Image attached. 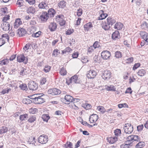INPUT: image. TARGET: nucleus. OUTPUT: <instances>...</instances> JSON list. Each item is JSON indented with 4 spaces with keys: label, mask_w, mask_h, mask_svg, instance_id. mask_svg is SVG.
I'll use <instances>...</instances> for the list:
<instances>
[{
    "label": "nucleus",
    "mask_w": 148,
    "mask_h": 148,
    "mask_svg": "<svg viewBox=\"0 0 148 148\" xmlns=\"http://www.w3.org/2000/svg\"><path fill=\"white\" fill-rule=\"evenodd\" d=\"M48 12L47 14L49 17H53L56 14L55 10L53 8L49 9Z\"/></svg>",
    "instance_id": "nucleus-18"
},
{
    "label": "nucleus",
    "mask_w": 148,
    "mask_h": 148,
    "mask_svg": "<svg viewBox=\"0 0 148 148\" xmlns=\"http://www.w3.org/2000/svg\"><path fill=\"white\" fill-rule=\"evenodd\" d=\"M123 129L125 132L126 134H131L133 131V126L130 123L125 124Z\"/></svg>",
    "instance_id": "nucleus-2"
},
{
    "label": "nucleus",
    "mask_w": 148,
    "mask_h": 148,
    "mask_svg": "<svg viewBox=\"0 0 148 148\" xmlns=\"http://www.w3.org/2000/svg\"><path fill=\"white\" fill-rule=\"evenodd\" d=\"M41 33L40 31H39L35 33L32 34V36L33 37H38L40 35Z\"/></svg>",
    "instance_id": "nucleus-53"
},
{
    "label": "nucleus",
    "mask_w": 148,
    "mask_h": 148,
    "mask_svg": "<svg viewBox=\"0 0 148 148\" xmlns=\"http://www.w3.org/2000/svg\"><path fill=\"white\" fill-rule=\"evenodd\" d=\"M51 67L48 65H46L44 69V70L46 73L48 72L51 70Z\"/></svg>",
    "instance_id": "nucleus-54"
},
{
    "label": "nucleus",
    "mask_w": 148,
    "mask_h": 148,
    "mask_svg": "<svg viewBox=\"0 0 148 148\" xmlns=\"http://www.w3.org/2000/svg\"><path fill=\"white\" fill-rule=\"evenodd\" d=\"M64 18V16L62 14H60L56 16V20L57 22L59 23L61 20Z\"/></svg>",
    "instance_id": "nucleus-37"
},
{
    "label": "nucleus",
    "mask_w": 148,
    "mask_h": 148,
    "mask_svg": "<svg viewBox=\"0 0 148 148\" xmlns=\"http://www.w3.org/2000/svg\"><path fill=\"white\" fill-rule=\"evenodd\" d=\"M38 7L40 8L46 9L47 6V4L46 3L42 2L39 3Z\"/></svg>",
    "instance_id": "nucleus-30"
},
{
    "label": "nucleus",
    "mask_w": 148,
    "mask_h": 148,
    "mask_svg": "<svg viewBox=\"0 0 148 148\" xmlns=\"http://www.w3.org/2000/svg\"><path fill=\"white\" fill-rule=\"evenodd\" d=\"M1 27L4 31L8 30L10 29L9 24L8 22H3L1 24Z\"/></svg>",
    "instance_id": "nucleus-12"
},
{
    "label": "nucleus",
    "mask_w": 148,
    "mask_h": 148,
    "mask_svg": "<svg viewBox=\"0 0 148 148\" xmlns=\"http://www.w3.org/2000/svg\"><path fill=\"white\" fill-rule=\"evenodd\" d=\"M48 140V136L45 135H42L39 136L38 138V142L42 144H45Z\"/></svg>",
    "instance_id": "nucleus-3"
},
{
    "label": "nucleus",
    "mask_w": 148,
    "mask_h": 148,
    "mask_svg": "<svg viewBox=\"0 0 148 148\" xmlns=\"http://www.w3.org/2000/svg\"><path fill=\"white\" fill-rule=\"evenodd\" d=\"M66 22L64 19L63 18L59 22L61 26H63L65 24Z\"/></svg>",
    "instance_id": "nucleus-64"
},
{
    "label": "nucleus",
    "mask_w": 148,
    "mask_h": 148,
    "mask_svg": "<svg viewBox=\"0 0 148 148\" xmlns=\"http://www.w3.org/2000/svg\"><path fill=\"white\" fill-rule=\"evenodd\" d=\"M40 95V94H35L32 95L30 96L29 98L32 99V100H31L32 101V102L34 103L35 101H34L36 100V98L37 96Z\"/></svg>",
    "instance_id": "nucleus-38"
},
{
    "label": "nucleus",
    "mask_w": 148,
    "mask_h": 148,
    "mask_svg": "<svg viewBox=\"0 0 148 148\" xmlns=\"http://www.w3.org/2000/svg\"><path fill=\"white\" fill-rule=\"evenodd\" d=\"M97 109L102 113H104L106 112V110L102 106H98Z\"/></svg>",
    "instance_id": "nucleus-40"
},
{
    "label": "nucleus",
    "mask_w": 148,
    "mask_h": 148,
    "mask_svg": "<svg viewBox=\"0 0 148 148\" xmlns=\"http://www.w3.org/2000/svg\"><path fill=\"white\" fill-rule=\"evenodd\" d=\"M82 61L83 63H86L88 61L87 57H83L81 58Z\"/></svg>",
    "instance_id": "nucleus-58"
},
{
    "label": "nucleus",
    "mask_w": 148,
    "mask_h": 148,
    "mask_svg": "<svg viewBox=\"0 0 148 148\" xmlns=\"http://www.w3.org/2000/svg\"><path fill=\"white\" fill-rule=\"evenodd\" d=\"M121 130L120 129H116L114 132V133L115 134V135L116 136H119L121 133Z\"/></svg>",
    "instance_id": "nucleus-57"
},
{
    "label": "nucleus",
    "mask_w": 148,
    "mask_h": 148,
    "mask_svg": "<svg viewBox=\"0 0 148 148\" xmlns=\"http://www.w3.org/2000/svg\"><path fill=\"white\" fill-rule=\"evenodd\" d=\"M9 62V60L6 58L0 61V65L2 66L3 65L7 64Z\"/></svg>",
    "instance_id": "nucleus-29"
},
{
    "label": "nucleus",
    "mask_w": 148,
    "mask_h": 148,
    "mask_svg": "<svg viewBox=\"0 0 148 148\" xmlns=\"http://www.w3.org/2000/svg\"><path fill=\"white\" fill-rule=\"evenodd\" d=\"M46 78L45 77H42L40 81V83L41 84L43 85L45 84L46 82Z\"/></svg>",
    "instance_id": "nucleus-60"
},
{
    "label": "nucleus",
    "mask_w": 148,
    "mask_h": 148,
    "mask_svg": "<svg viewBox=\"0 0 148 148\" xmlns=\"http://www.w3.org/2000/svg\"><path fill=\"white\" fill-rule=\"evenodd\" d=\"M82 13V9L79 8L77 10V15L79 16H80Z\"/></svg>",
    "instance_id": "nucleus-62"
},
{
    "label": "nucleus",
    "mask_w": 148,
    "mask_h": 148,
    "mask_svg": "<svg viewBox=\"0 0 148 148\" xmlns=\"http://www.w3.org/2000/svg\"><path fill=\"white\" fill-rule=\"evenodd\" d=\"M146 73V71L143 69L139 70L137 73L138 75L141 77L144 76Z\"/></svg>",
    "instance_id": "nucleus-31"
},
{
    "label": "nucleus",
    "mask_w": 148,
    "mask_h": 148,
    "mask_svg": "<svg viewBox=\"0 0 148 148\" xmlns=\"http://www.w3.org/2000/svg\"><path fill=\"white\" fill-rule=\"evenodd\" d=\"M57 27L56 24L55 23H51L49 26V28L52 32L55 31Z\"/></svg>",
    "instance_id": "nucleus-16"
},
{
    "label": "nucleus",
    "mask_w": 148,
    "mask_h": 148,
    "mask_svg": "<svg viewBox=\"0 0 148 148\" xmlns=\"http://www.w3.org/2000/svg\"><path fill=\"white\" fill-rule=\"evenodd\" d=\"M23 102L24 104H28L32 102V101L29 98H25L23 100Z\"/></svg>",
    "instance_id": "nucleus-43"
},
{
    "label": "nucleus",
    "mask_w": 148,
    "mask_h": 148,
    "mask_svg": "<svg viewBox=\"0 0 148 148\" xmlns=\"http://www.w3.org/2000/svg\"><path fill=\"white\" fill-rule=\"evenodd\" d=\"M36 117L35 116H30L28 119V121L30 123H32L36 121Z\"/></svg>",
    "instance_id": "nucleus-44"
},
{
    "label": "nucleus",
    "mask_w": 148,
    "mask_h": 148,
    "mask_svg": "<svg viewBox=\"0 0 148 148\" xmlns=\"http://www.w3.org/2000/svg\"><path fill=\"white\" fill-rule=\"evenodd\" d=\"M107 22L111 27L116 22L115 20L113 18L109 17L107 18Z\"/></svg>",
    "instance_id": "nucleus-17"
},
{
    "label": "nucleus",
    "mask_w": 148,
    "mask_h": 148,
    "mask_svg": "<svg viewBox=\"0 0 148 148\" xmlns=\"http://www.w3.org/2000/svg\"><path fill=\"white\" fill-rule=\"evenodd\" d=\"M123 26V24L120 22H117L116 23L114 28L117 30L121 29Z\"/></svg>",
    "instance_id": "nucleus-22"
},
{
    "label": "nucleus",
    "mask_w": 148,
    "mask_h": 148,
    "mask_svg": "<svg viewBox=\"0 0 148 148\" xmlns=\"http://www.w3.org/2000/svg\"><path fill=\"white\" fill-rule=\"evenodd\" d=\"M20 88L23 90H27V87L25 84H23L20 85L19 86Z\"/></svg>",
    "instance_id": "nucleus-51"
},
{
    "label": "nucleus",
    "mask_w": 148,
    "mask_h": 148,
    "mask_svg": "<svg viewBox=\"0 0 148 148\" xmlns=\"http://www.w3.org/2000/svg\"><path fill=\"white\" fill-rule=\"evenodd\" d=\"M65 3V2L64 1H61L58 3V6L59 8H63L66 6Z\"/></svg>",
    "instance_id": "nucleus-45"
},
{
    "label": "nucleus",
    "mask_w": 148,
    "mask_h": 148,
    "mask_svg": "<svg viewBox=\"0 0 148 148\" xmlns=\"http://www.w3.org/2000/svg\"><path fill=\"white\" fill-rule=\"evenodd\" d=\"M21 24V19L20 18L16 19L14 23V27L16 28H18Z\"/></svg>",
    "instance_id": "nucleus-27"
},
{
    "label": "nucleus",
    "mask_w": 148,
    "mask_h": 148,
    "mask_svg": "<svg viewBox=\"0 0 148 148\" xmlns=\"http://www.w3.org/2000/svg\"><path fill=\"white\" fill-rule=\"evenodd\" d=\"M72 51V49L69 47H67L64 50L62 51V54H66L67 53H69Z\"/></svg>",
    "instance_id": "nucleus-32"
},
{
    "label": "nucleus",
    "mask_w": 148,
    "mask_h": 148,
    "mask_svg": "<svg viewBox=\"0 0 148 148\" xmlns=\"http://www.w3.org/2000/svg\"><path fill=\"white\" fill-rule=\"evenodd\" d=\"M140 35L142 37L144 40L145 41L146 45H148V34L145 32H141Z\"/></svg>",
    "instance_id": "nucleus-9"
},
{
    "label": "nucleus",
    "mask_w": 148,
    "mask_h": 148,
    "mask_svg": "<svg viewBox=\"0 0 148 148\" xmlns=\"http://www.w3.org/2000/svg\"><path fill=\"white\" fill-rule=\"evenodd\" d=\"M38 110L36 108H32L30 109L29 110V112L31 114H34L36 112H37Z\"/></svg>",
    "instance_id": "nucleus-56"
},
{
    "label": "nucleus",
    "mask_w": 148,
    "mask_h": 148,
    "mask_svg": "<svg viewBox=\"0 0 148 148\" xmlns=\"http://www.w3.org/2000/svg\"><path fill=\"white\" fill-rule=\"evenodd\" d=\"M115 56L117 58H119L122 57L121 53L119 51H116L115 52Z\"/></svg>",
    "instance_id": "nucleus-55"
},
{
    "label": "nucleus",
    "mask_w": 148,
    "mask_h": 148,
    "mask_svg": "<svg viewBox=\"0 0 148 148\" xmlns=\"http://www.w3.org/2000/svg\"><path fill=\"white\" fill-rule=\"evenodd\" d=\"M145 143L143 142H140L136 145V148H142L145 146Z\"/></svg>",
    "instance_id": "nucleus-39"
},
{
    "label": "nucleus",
    "mask_w": 148,
    "mask_h": 148,
    "mask_svg": "<svg viewBox=\"0 0 148 148\" xmlns=\"http://www.w3.org/2000/svg\"><path fill=\"white\" fill-rule=\"evenodd\" d=\"M73 99V97L69 95H66L64 98L62 99V101L66 104H69L71 102H72Z\"/></svg>",
    "instance_id": "nucleus-5"
},
{
    "label": "nucleus",
    "mask_w": 148,
    "mask_h": 148,
    "mask_svg": "<svg viewBox=\"0 0 148 148\" xmlns=\"http://www.w3.org/2000/svg\"><path fill=\"white\" fill-rule=\"evenodd\" d=\"M28 87L30 90L34 91L37 89L38 86L37 84L35 82L31 81L29 83Z\"/></svg>",
    "instance_id": "nucleus-4"
},
{
    "label": "nucleus",
    "mask_w": 148,
    "mask_h": 148,
    "mask_svg": "<svg viewBox=\"0 0 148 148\" xmlns=\"http://www.w3.org/2000/svg\"><path fill=\"white\" fill-rule=\"evenodd\" d=\"M29 73V71L26 69L22 68V69L20 72V75L23 76L24 75H27Z\"/></svg>",
    "instance_id": "nucleus-23"
},
{
    "label": "nucleus",
    "mask_w": 148,
    "mask_h": 148,
    "mask_svg": "<svg viewBox=\"0 0 148 148\" xmlns=\"http://www.w3.org/2000/svg\"><path fill=\"white\" fill-rule=\"evenodd\" d=\"M77 75H74L71 77L68 81H66V83L68 85L71 83H76L77 82Z\"/></svg>",
    "instance_id": "nucleus-13"
},
{
    "label": "nucleus",
    "mask_w": 148,
    "mask_h": 148,
    "mask_svg": "<svg viewBox=\"0 0 148 148\" xmlns=\"http://www.w3.org/2000/svg\"><path fill=\"white\" fill-rule=\"evenodd\" d=\"M29 142H30V143L34 144L36 142L35 138L33 137H31V138H29Z\"/></svg>",
    "instance_id": "nucleus-59"
},
{
    "label": "nucleus",
    "mask_w": 148,
    "mask_h": 148,
    "mask_svg": "<svg viewBox=\"0 0 148 148\" xmlns=\"http://www.w3.org/2000/svg\"><path fill=\"white\" fill-rule=\"evenodd\" d=\"M23 0H18L16 2V4L18 5V7H22L23 6H25L23 4Z\"/></svg>",
    "instance_id": "nucleus-47"
},
{
    "label": "nucleus",
    "mask_w": 148,
    "mask_h": 148,
    "mask_svg": "<svg viewBox=\"0 0 148 148\" xmlns=\"http://www.w3.org/2000/svg\"><path fill=\"white\" fill-rule=\"evenodd\" d=\"M98 119V116L96 114H93L91 115L89 118V121L91 123L96 122Z\"/></svg>",
    "instance_id": "nucleus-14"
},
{
    "label": "nucleus",
    "mask_w": 148,
    "mask_h": 148,
    "mask_svg": "<svg viewBox=\"0 0 148 148\" xmlns=\"http://www.w3.org/2000/svg\"><path fill=\"white\" fill-rule=\"evenodd\" d=\"M110 27V26L106 21L102 23V27L105 30H108Z\"/></svg>",
    "instance_id": "nucleus-20"
},
{
    "label": "nucleus",
    "mask_w": 148,
    "mask_h": 148,
    "mask_svg": "<svg viewBox=\"0 0 148 148\" xmlns=\"http://www.w3.org/2000/svg\"><path fill=\"white\" fill-rule=\"evenodd\" d=\"M42 97V96L38 95L35 100L34 103L36 104H39L44 102L45 101V99L43 98Z\"/></svg>",
    "instance_id": "nucleus-10"
},
{
    "label": "nucleus",
    "mask_w": 148,
    "mask_h": 148,
    "mask_svg": "<svg viewBox=\"0 0 148 148\" xmlns=\"http://www.w3.org/2000/svg\"><path fill=\"white\" fill-rule=\"evenodd\" d=\"M92 46L93 47L94 49H95L97 47H99V42L97 41H95L93 44Z\"/></svg>",
    "instance_id": "nucleus-61"
},
{
    "label": "nucleus",
    "mask_w": 148,
    "mask_h": 148,
    "mask_svg": "<svg viewBox=\"0 0 148 148\" xmlns=\"http://www.w3.org/2000/svg\"><path fill=\"white\" fill-rule=\"evenodd\" d=\"M64 146L66 148H73L72 143L70 142H67Z\"/></svg>",
    "instance_id": "nucleus-49"
},
{
    "label": "nucleus",
    "mask_w": 148,
    "mask_h": 148,
    "mask_svg": "<svg viewBox=\"0 0 148 148\" xmlns=\"http://www.w3.org/2000/svg\"><path fill=\"white\" fill-rule=\"evenodd\" d=\"M97 73L95 71L93 70H90L87 74L86 75L88 78H93L96 75Z\"/></svg>",
    "instance_id": "nucleus-8"
},
{
    "label": "nucleus",
    "mask_w": 148,
    "mask_h": 148,
    "mask_svg": "<svg viewBox=\"0 0 148 148\" xmlns=\"http://www.w3.org/2000/svg\"><path fill=\"white\" fill-rule=\"evenodd\" d=\"M26 31L23 29L19 28L18 30V34L20 36H22L25 33Z\"/></svg>",
    "instance_id": "nucleus-26"
},
{
    "label": "nucleus",
    "mask_w": 148,
    "mask_h": 148,
    "mask_svg": "<svg viewBox=\"0 0 148 148\" xmlns=\"http://www.w3.org/2000/svg\"><path fill=\"white\" fill-rule=\"evenodd\" d=\"M127 140L126 141L124 144H123L121 145V148H129V146H132V145L130 143V142H128L127 143Z\"/></svg>",
    "instance_id": "nucleus-28"
},
{
    "label": "nucleus",
    "mask_w": 148,
    "mask_h": 148,
    "mask_svg": "<svg viewBox=\"0 0 148 148\" xmlns=\"http://www.w3.org/2000/svg\"><path fill=\"white\" fill-rule=\"evenodd\" d=\"M11 90V89L10 88H7L3 90L1 92V93L4 95L6 93H8V92Z\"/></svg>",
    "instance_id": "nucleus-52"
},
{
    "label": "nucleus",
    "mask_w": 148,
    "mask_h": 148,
    "mask_svg": "<svg viewBox=\"0 0 148 148\" xmlns=\"http://www.w3.org/2000/svg\"><path fill=\"white\" fill-rule=\"evenodd\" d=\"M105 88L108 90L115 91L116 88L112 85H108L105 86Z\"/></svg>",
    "instance_id": "nucleus-24"
},
{
    "label": "nucleus",
    "mask_w": 148,
    "mask_h": 148,
    "mask_svg": "<svg viewBox=\"0 0 148 148\" xmlns=\"http://www.w3.org/2000/svg\"><path fill=\"white\" fill-rule=\"evenodd\" d=\"M27 11L28 13H31L33 14L35 13V9L33 7H29L27 10Z\"/></svg>",
    "instance_id": "nucleus-41"
},
{
    "label": "nucleus",
    "mask_w": 148,
    "mask_h": 148,
    "mask_svg": "<svg viewBox=\"0 0 148 148\" xmlns=\"http://www.w3.org/2000/svg\"><path fill=\"white\" fill-rule=\"evenodd\" d=\"M39 18L41 21L46 22L49 18L47 13L45 12H43L40 15Z\"/></svg>",
    "instance_id": "nucleus-11"
},
{
    "label": "nucleus",
    "mask_w": 148,
    "mask_h": 148,
    "mask_svg": "<svg viewBox=\"0 0 148 148\" xmlns=\"http://www.w3.org/2000/svg\"><path fill=\"white\" fill-rule=\"evenodd\" d=\"M82 106L86 110L90 109L92 108V106L90 104L87 103L83 104Z\"/></svg>",
    "instance_id": "nucleus-48"
},
{
    "label": "nucleus",
    "mask_w": 148,
    "mask_h": 148,
    "mask_svg": "<svg viewBox=\"0 0 148 148\" xmlns=\"http://www.w3.org/2000/svg\"><path fill=\"white\" fill-rule=\"evenodd\" d=\"M53 93L54 95H59L61 93V90L57 88H53Z\"/></svg>",
    "instance_id": "nucleus-36"
},
{
    "label": "nucleus",
    "mask_w": 148,
    "mask_h": 148,
    "mask_svg": "<svg viewBox=\"0 0 148 148\" xmlns=\"http://www.w3.org/2000/svg\"><path fill=\"white\" fill-rule=\"evenodd\" d=\"M119 33L118 31H115L112 35V38L115 40L119 38Z\"/></svg>",
    "instance_id": "nucleus-21"
},
{
    "label": "nucleus",
    "mask_w": 148,
    "mask_h": 148,
    "mask_svg": "<svg viewBox=\"0 0 148 148\" xmlns=\"http://www.w3.org/2000/svg\"><path fill=\"white\" fill-rule=\"evenodd\" d=\"M60 73L62 75H64L66 74V72L64 68L62 67L60 69Z\"/></svg>",
    "instance_id": "nucleus-50"
},
{
    "label": "nucleus",
    "mask_w": 148,
    "mask_h": 148,
    "mask_svg": "<svg viewBox=\"0 0 148 148\" xmlns=\"http://www.w3.org/2000/svg\"><path fill=\"white\" fill-rule=\"evenodd\" d=\"M31 44H27L23 48V49L25 51H27L29 49V47L30 46Z\"/></svg>",
    "instance_id": "nucleus-63"
},
{
    "label": "nucleus",
    "mask_w": 148,
    "mask_h": 148,
    "mask_svg": "<svg viewBox=\"0 0 148 148\" xmlns=\"http://www.w3.org/2000/svg\"><path fill=\"white\" fill-rule=\"evenodd\" d=\"M108 142L110 144H113L117 140L118 138L116 137H110L107 138Z\"/></svg>",
    "instance_id": "nucleus-19"
},
{
    "label": "nucleus",
    "mask_w": 148,
    "mask_h": 148,
    "mask_svg": "<svg viewBox=\"0 0 148 148\" xmlns=\"http://www.w3.org/2000/svg\"><path fill=\"white\" fill-rule=\"evenodd\" d=\"M110 56V52L107 50L103 51L101 53V57L104 60L109 59Z\"/></svg>",
    "instance_id": "nucleus-6"
},
{
    "label": "nucleus",
    "mask_w": 148,
    "mask_h": 148,
    "mask_svg": "<svg viewBox=\"0 0 148 148\" xmlns=\"http://www.w3.org/2000/svg\"><path fill=\"white\" fill-rule=\"evenodd\" d=\"M92 27V25L90 22H89L85 24L84 26V27L85 29L87 30H88L89 29Z\"/></svg>",
    "instance_id": "nucleus-34"
},
{
    "label": "nucleus",
    "mask_w": 148,
    "mask_h": 148,
    "mask_svg": "<svg viewBox=\"0 0 148 148\" xmlns=\"http://www.w3.org/2000/svg\"><path fill=\"white\" fill-rule=\"evenodd\" d=\"M141 27L144 29H148V24L146 21H143L141 25Z\"/></svg>",
    "instance_id": "nucleus-42"
},
{
    "label": "nucleus",
    "mask_w": 148,
    "mask_h": 148,
    "mask_svg": "<svg viewBox=\"0 0 148 148\" xmlns=\"http://www.w3.org/2000/svg\"><path fill=\"white\" fill-rule=\"evenodd\" d=\"M42 118L44 121L47 122L50 117L48 114H43L42 115Z\"/></svg>",
    "instance_id": "nucleus-35"
},
{
    "label": "nucleus",
    "mask_w": 148,
    "mask_h": 148,
    "mask_svg": "<svg viewBox=\"0 0 148 148\" xmlns=\"http://www.w3.org/2000/svg\"><path fill=\"white\" fill-rule=\"evenodd\" d=\"M111 73L110 71H105L102 75V78L104 80L109 79L111 76Z\"/></svg>",
    "instance_id": "nucleus-7"
},
{
    "label": "nucleus",
    "mask_w": 148,
    "mask_h": 148,
    "mask_svg": "<svg viewBox=\"0 0 148 148\" xmlns=\"http://www.w3.org/2000/svg\"><path fill=\"white\" fill-rule=\"evenodd\" d=\"M8 129L5 126H3L1 127L0 129V134H2L6 133L8 131Z\"/></svg>",
    "instance_id": "nucleus-33"
},
{
    "label": "nucleus",
    "mask_w": 148,
    "mask_h": 148,
    "mask_svg": "<svg viewBox=\"0 0 148 148\" xmlns=\"http://www.w3.org/2000/svg\"><path fill=\"white\" fill-rule=\"evenodd\" d=\"M99 13L101 14L97 18V19L98 20H103L106 18L108 16L107 14L104 13V12L103 10H101L100 11Z\"/></svg>",
    "instance_id": "nucleus-15"
},
{
    "label": "nucleus",
    "mask_w": 148,
    "mask_h": 148,
    "mask_svg": "<svg viewBox=\"0 0 148 148\" xmlns=\"http://www.w3.org/2000/svg\"><path fill=\"white\" fill-rule=\"evenodd\" d=\"M28 118V115L26 114L21 115L20 116V119L22 121L25 120V119H27Z\"/></svg>",
    "instance_id": "nucleus-46"
},
{
    "label": "nucleus",
    "mask_w": 148,
    "mask_h": 148,
    "mask_svg": "<svg viewBox=\"0 0 148 148\" xmlns=\"http://www.w3.org/2000/svg\"><path fill=\"white\" fill-rule=\"evenodd\" d=\"M126 139L127 140V143L130 142V143L131 144L132 146L133 145L132 143L134 141H138L140 139L138 136L134 135H132L128 136Z\"/></svg>",
    "instance_id": "nucleus-1"
},
{
    "label": "nucleus",
    "mask_w": 148,
    "mask_h": 148,
    "mask_svg": "<svg viewBox=\"0 0 148 148\" xmlns=\"http://www.w3.org/2000/svg\"><path fill=\"white\" fill-rule=\"evenodd\" d=\"M17 61L19 62H23L25 59V57L24 55H21L18 56L17 58Z\"/></svg>",
    "instance_id": "nucleus-25"
}]
</instances>
